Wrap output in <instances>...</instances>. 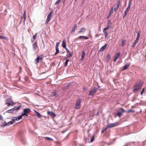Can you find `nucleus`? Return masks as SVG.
<instances>
[{"instance_id": "nucleus-1", "label": "nucleus", "mask_w": 146, "mask_h": 146, "mask_svg": "<svg viewBox=\"0 0 146 146\" xmlns=\"http://www.w3.org/2000/svg\"><path fill=\"white\" fill-rule=\"evenodd\" d=\"M143 85V83L141 81H139L138 82H137L134 86V89L133 90V91L134 93H135L139 90L141 88Z\"/></svg>"}, {"instance_id": "nucleus-2", "label": "nucleus", "mask_w": 146, "mask_h": 146, "mask_svg": "<svg viewBox=\"0 0 146 146\" xmlns=\"http://www.w3.org/2000/svg\"><path fill=\"white\" fill-rule=\"evenodd\" d=\"M5 104L7 105L8 106H13L15 104V103L13 102L11 99L7 98Z\"/></svg>"}, {"instance_id": "nucleus-3", "label": "nucleus", "mask_w": 146, "mask_h": 146, "mask_svg": "<svg viewBox=\"0 0 146 146\" xmlns=\"http://www.w3.org/2000/svg\"><path fill=\"white\" fill-rule=\"evenodd\" d=\"M44 57L43 55L41 54L36 58L35 60V63L37 64L38 62L41 61L43 59Z\"/></svg>"}, {"instance_id": "nucleus-4", "label": "nucleus", "mask_w": 146, "mask_h": 146, "mask_svg": "<svg viewBox=\"0 0 146 146\" xmlns=\"http://www.w3.org/2000/svg\"><path fill=\"white\" fill-rule=\"evenodd\" d=\"M24 113L22 114V116L26 115L28 116L27 114L31 112L29 108H25L23 110Z\"/></svg>"}, {"instance_id": "nucleus-5", "label": "nucleus", "mask_w": 146, "mask_h": 146, "mask_svg": "<svg viewBox=\"0 0 146 146\" xmlns=\"http://www.w3.org/2000/svg\"><path fill=\"white\" fill-rule=\"evenodd\" d=\"M81 102V99L80 98L77 101L76 106L74 108L75 109H78L80 107Z\"/></svg>"}, {"instance_id": "nucleus-6", "label": "nucleus", "mask_w": 146, "mask_h": 146, "mask_svg": "<svg viewBox=\"0 0 146 146\" xmlns=\"http://www.w3.org/2000/svg\"><path fill=\"white\" fill-rule=\"evenodd\" d=\"M111 26L109 25H107L106 27V28H105L104 29V30L103 31V32L104 34L105 37V38H107L108 36V33L106 31V30L107 29H109L110 27Z\"/></svg>"}, {"instance_id": "nucleus-7", "label": "nucleus", "mask_w": 146, "mask_h": 146, "mask_svg": "<svg viewBox=\"0 0 146 146\" xmlns=\"http://www.w3.org/2000/svg\"><path fill=\"white\" fill-rule=\"evenodd\" d=\"M98 90V88H97L94 87L91 90L89 95L91 96L93 95L96 93Z\"/></svg>"}, {"instance_id": "nucleus-8", "label": "nucleus", "mask_w": 146, "mask_h": 146, "mask_svg": "<svg viewBox=\"0 0 146 146\" xmlns=\"http://www.w3.org/2000/svg\"><path fill=\"white\" fill-rule=\"evenodd\" d=\"M119 125V123L118 122H116L115 123L110 124L108 125V127L109 128H112L118 125Z\"/></svg>"}, {"instance_id": "nucleus-9", "label": "nucleus", "mask_w": 146, "mask_h": 146, "mask_svg": "<svg viewBox=\"0 0 146 146\" xmlns=\"http://www.w3.org/2000/svg\"><path fill=\"white\" fill-rule=\"evenodd\" d=\"M140 36V34L139 33H137V37L136 40L133 43L132 45V47H134L135 44L137 43L138 40L139 39V37Z\"/></svg>"}, {"instance_id": "nucleus-10", "label": "nucleus", "mask_w": 146, "mask_h": 146, "mask_svg": "<svg viewBox=\"0 0 146 146\" xmlns=\"http://www.w3.org/2000/svg\"><path fill=\"white\" fill-rule=\"evenodd\" d=\"M15 119H13L12 121H10L8 123H5V122L4 123V126H9V124H13L14 122L15 121Z\"/></svg>"}, {"instance_id": "nucleus-11", "label": "nucleus", "mask_w": 146, "mask_h": 146, "mask_svg": "<svg viewBox=\"0 0 146 146\" xmlns=\"http://www.w3.org/2000/svg\"><path fill=\"white\" fill-rule=\"evenodd\" d=\"M131 7V5L130 4H129L128 6L127 7L126 9V10L125 12V13L123 15V17H125L127 14V13L128 12L129 9H130Z\"/></svg>"}, {"instance_id": "nucleus-12", "label": "nucleus", "mask_w": 146, "mask_h": 146, "mask_svg": "<svg viewBox=\"0 0 146 146\" xmlns=\"http://www.w3.org/2000/svg\"><path fill=\"white\" fill-rule=\"evenodd\" d=\"M130 65V63H128L126 64H125L123 68V69L122 71L127 69L129 67V66Z\"/></svg>"}, {"instance_id": "nucleus-13", "label": "nucleus", "mask_w": 146, "mask_h": 146, "mask_svg": "<svg viewBox=\"0 0 146 146\" xmlns=\"http://www.w3.org/2000/svg\"><path fill=\"white\" fill-rule=\"evenodd\" d=\"M120 55V52H118L117 53H116L115 54V56L114 58L113 61L115 62L116 60L119 57Z\"/></svg>"}, {"instance_id": "nucleus-14", "label": "nucleus", "mask_w": 146, "mask_h": 146, "mask_svg": "<svg viewBox=\"0 0 146 146\" xmlns=\"http://www.w3.org/2000/svg\"><path fill=\"white\" fill-rule=\"evenodd\" d=\"M33 49L35 50H36L38 48L37 41H36L33 45Z\"/></svg>"}, {"instance_id": "nucleus-15", "label": "nucleus", "mask_w": 146, "mask_h": 146, "mask_svg": "<svg viewBox=\"0 0 146 146\" xmlns=\"http://www.w3.org/2000/svg\"><path fill=\"white\" fill-rule=\"evenodd\" d=\"M86 31V28L84 27H82L80 29V30L78 31V33L80 34L82 33H84Z\"/></svg>"}, {"instance_id": "nucleus-16", "label": "nucleus", "mask_w": 146, "mask_h": 146, "mask_svg": "<svg viewBox=\"0 0 146 146\" xmlns=\"http://www.w3.org/2000/svg\"><path fill=\"white\" fill-rule=\"evenodd\" d=\"M77 38L79 39H88L89 38L88 37H86L85 36H78Z\"/></svg>"}, {"instance_id": "nucleus-17", "label": "nucleus", "mask_w": 146, "mask_h": 146, "mask_svg": "<svg viewBox=\"0 0 146 146\" xmlns=\"http://www.w3.org/2000/svg\"><path fill=\"white\" fill-rule=\"evenodd\" d=\"M120 1H119L117 4H115V6H116V7H115L114 9V11L115 12L116 11L118 10V9L119 6Z\"/></svg>"}, {"instance_id": "nucleus-18", "label": "nucleus", "mask_w": 146, "mask_h": 146, "mask_svg": "<svg viewBox=\"0 0 146 146\" xmlns=\"http://www.w3.org/2000/svg\"><path fill=\"white\" fill-rule=\"evenodd\" d=\"M107 46V44H105L100 49L99 51L100 52L103 51L105 49Z\"/></svg>"}, {"instance_id": "nucleus-19", "label": "nucleus", "mask_w": 146, "mask_h": 146, "mask_svg": "<svg viewBox=\"0 0 146 146\" xmlns=\"http://www.w3.org/2000/svg\"><path fill=\"white\" fill-rule=\"evenodd\" d=\"M62 46L64 48H66V42L65 39H64L62 42Z\"/></svg>"}, {"instance_id": "nucleus-20", "label": "nucleus", "mask_w": 146, "mask_h": 146, "mask_svg": "<svg viewBox=\"0 0 146 146\" xmlns=\"http://www.w3.org/2000/svg\"><path fill=\"white\" fill-rule=\"evenodd\" d=\"M21 106H19L18 107H14L12 108L13 109V111H17V110H19V109L21 108Z\"/></svg>"}, {"instance_id": "nucleus-21", "label": "nucleus", "mask_w": 146, "mask_h": 146, "mask_svg": "<svg viewBox=\"0 0 146 146\" xmlns=\"http://www.w3.org/2000/svg\"><path fill=\"white\" fill-rule=\"evenodd\" d=\"M126 40L125 39H122L121 40V46H123L125 44Z\"/></svg>"}, {"instance_id": "nucleus-22", "label": "nucleus", "mask_w": 146, "mask_h": 146, "mask_svg": "<svg viewBox=\"0 0 146 146\" xmlns=\"http://www.w3.org/2000/svg\"><path fill=\"white\" fill-rule=\"evenodd\" d=\"M77 27V24H75L74 27H73L72 30V32L74 33L76 29V28Z\"/></svg>"}, {"instance_id": "nucleus-23", "label": "nucleus", "mask_w": 146, "mask_h": 146, "mask_svg": "<svg viewBox=\"0 0 146 146\" xmlns=\"http://www.w3.org/2000/svg\"><path fill=\"white\" fill-rule=\"evenodd\" d=\"M51 95L54 96L55 98L58 97V96L56 92H52L51 93Z\"/></svg>"}, {"instance_id": "nucleus-24", "label": "nucleus", "mask_w": 146, "mask_h": 146, "mask_svg": "<svg viewBox=\"0 0 146 146\" xmlns=\"http://www.w3.org/2000/svg\"><path fill=\"white\" fill-rule=\"evenodd\" d=\"M85 53L84 51H82V54L81 59V60H83L84 59V57L85 56Z\"/></svg>"}, {"instance_id": "nucleus-25", "label": "nucleus", "mask_w": 146, "mask_h": 146, "mask_svg": "<svg viewBox=\"0 0 146 146\" xmlns=\"http://www.w3.org/2000/svg\"><path fill=\"white\" fill-rule=\"evenodd\" d=\"M47 113L48 115H49L50 114L52 115H54V117H55L56 116V115L54 113L51 112L49 111H48L47 112Z\"/></svg>"}, {"instance_id": "nucleus-26", "label": "nucleus", "mask_w": 146, "mask_h": 146, "mask_svg": "<svg viewBox=\"0 0 146 146\" xmlns=\"http://www.w3.org/2000/svg\"><path fill=\"white\" fill-rule=\"evenodd\" d=\"M13 111H14L13 110V109H11L7 111L6 112L10 113H12Z\"/></svg>"}, {"instance_id": "nucleus-27", "label": "nucleus", "mask_w": 146, "mask_h": 146, "mask_svg": "<svg viewBox=\"0 0 146 146\" xmlns=\"http://www.w3.org/2000/svg\"><path fill=\"white\" fill-rule=\"evenodd\" d=\"M52 13V11L49 13V14L48 15L47 19L50 20V18L51 17Z\"/></svg>"}, {"instance_id": "nucleus-28", "label": "nucleus", "mask_w": 146, "mask_h": 146, "mask_svg": "<svg viewBox=\"0 0 146 146\" xmlns=\"http://www.w3.org/2000/svg\"><path fill=\"white\" fill-rule=\"evenodd\" d=\"M110 58V54H107L106 56V60L107 62H108L109 60V59Z\"/></svg>"}, {"instance_id": "nucleus-29", "label": "nucleus", "mask_w": 146, "mask_h": 146, "mask_svg": "<svg viewBox=\"0 0 146 146\" xmlns=\"http://www.w3.org/2000/svg\"><path fill=\"white\" fill-rule=\"evenodd\" d=\"M23 116H22V115L18 117H16L15 118V120H16L17 121H18L19 120L22 119V117H23Z\"/></svg>"}, {"instance_id": "nucleus-30", "label": "nucleus", "mask_w": 146, "mask_h": 146, "mask_svg": "<svg viewBox=\"0 0 146 146\" xmlns=\"http://www.w3.org/2000/svg\"><path fill=\"white\" fill-rule=\"evenodd\" d=\"M44 138H45V140H47L49 141H53V139L50 138V137H45Z\"/></svg>"}, {"instance_id": "nucleus-31", "label": "nucleus", "mask_w": 146, "mask_h": 146, "mask_svg": "<svg viewBox=\"0 0 146 146\" xmlns=\"http://www.w3.org/2000/svg\"><path fill=\"white\" fill-rule=\"evenodd\" d=\"M36 116L38 118H40L41 117V116L40 114V113L36 111Z\"/></svg>"}, {"instance_id": "nucleus-32", "label": "nucleus", "mask_w": 146, "mask_h": 146, "mask_svg": "<svg viewBox=\"0 0 146 146\" xmlns=\"http://www.w3.org/2000/svg\"><path fill=\"white\" fill-rule=\"evenodd\" d=\"M56 51L54 54L55 55H56L59 52V50L58 48H56Z\"/></svg>"}, {"instance_id": "nucleus-33", "label": "nucleus", "mask_w": 146, "mask_h": 146, "mask_svg": "<svg viewBox=\"0 0 146 146\" xmlns=\"http://www.w3.org/2000/svg\"><path fill=\"white\" fill-rule=\"evenodd\" d=\"M23 16L24 21H25L26 18V11H24Z\"/></svg>"}, {"instance_id": "nucleus-34", "label": "nucleus", "mask_w": 146, "mask_h": 146, "mask_svg": "<svg viewBox=\"0 0 146 146\" xmlns=\"http://www.w3.org/2000/svg\"><path fill=\"white\" fill-rule=\"evenodd\" d=\"M69 61V60L68 59H67L66 60V61L64 63V65L66 67L67 66V64H68V62Z\"/></svg>"}, {"instance_id": "nucleus-35", "label": "nucleus", "mask_w": 146, "mask_h": 146, "mask_svg": "<svg viewBox=\"0 0 146 146\" xmlns=\"http://www.w3.org/2000/svg\"><path fill=\"white\" fill-rule=\"evenodd\" d=\"M37 33H36L35 34V35H34L33 36V39H34V40H35V39H36V37L37 36Z\"/></svg>"}, {"instance_id": "nucleus-36", "label": "nucleus", "mask_w": 146, "mask_h": 146, "mask_svg": "<svg viewBox=\"0 0 146 146\" xmlns=\"http://www.w3.org/2000/svg\"><path fill=\"white\" fill-rule=\"evenodd\" d=\"M68 53V56L69 58H70L72 56V53L70 52Z\"/></svg>"}, {"instance_id": "nucleus-37", "label": "nucleus", "mask_w": 146, "mask_h": 146, "mask_svg": "<svg viewBox=\"0 0 146 146\" xmlns=\"http://www.w3.org/2000/svg\"><path fill=\"white\" fill-rule=\"evenodd\" d=\"M121 114L122 113H121L118 112L116 114V115L118 116L119 117H120Z\"/></svg>"}, {"instance_id": "nucleus-38", "label": "nucleus", "mask_w": 146, "mask_h": 146, "mask_svg": "<svg viewBox=\"0 0 146 146\" xmlns=\"http://www.w3.org/2000/svg\"><path fill=\"white\" fill-rule=\"evenodd\" d=\"M109 128V127H108V125L106 127L104 128L101 131V133H104V131H106L107 130L108 128Z\"/></svg>"}, {"instance_id": "nucleus-39", "label": "nucleus", "mask_w": 146, "mask_h": 146, "mask_svg": "<svg viewBox=\"0 0 146 146\" xmlns=\"http://www.w3.org/2000/svg\"><path fill=\"white\" fill-rule=\"evenodd\" d=\"M94 136H93L90 139V142H92L94 140Z\"/></svg>"}, {"instance_id": "nucleus-40", "label": "nucleus", "mask_w": 146, "mask_h": 146, "mask_svg": "<svg viewBox=\"0 0 146 146\" xmlns=\"http://www.w3.org/2000/svg\"><path fill=\"white\" fill-rule=\"evenodd\" d=\"M119 110L121 112V113L125 112L124 110L122 108H119Z\"/></svg>"}, {"instance_id": "nucleus-41", "label": "nucleus", "mask_w": 146, "mask_h": 146, "mask_svg": "<svg viewBox=\"0 0 146 146\" xmlns=\"http://www.w3.org/2000/svg\"><path fill=\"white\" fill-rule=\"evenodd\" d=\"M111 21L110 20H108L107 22V25H109L111 26Z\"/></svg>"}, {"instance_id": "nucleus-42", "label": "nucleus", "mask_w": 146, "mask_h": 146, "mask_svg": "<svg viewBox=\"0 0 146 146\" xmlns=\"http://www.w3.org/2000/svg\"><path fill=\"white\" fill-rule=\"evenodd\" d=\"M61 0H58L55 3V5H57L59 4L61 1Z\"/></svg>"}, {"instance_id": "nucleus-43", "label": "nucleus", "mask_w": 146, "mask_h": 146, "mask_svg": "<svg viewBox=\"0 0 146 146\" xmlns=\"http://www.w3.org/2000/svg\"><path fill=\"white\" fill-rule=\"evenodd\" d=\"M113 7L111 8V9L110 11V12H109L110 14H111L113 13Z\"/></svg>"}, {"instance_id": "nucleus-44", "label": "nucleus", "mask_w": 146, "mask_h": 146, "mask_svg": "<svg viewBox=\"0 0 146 146\" xmlns=\"http://www.w3.org/2000/svg\"><path fill=\"white\" fill-rule=\"evenodd\" d=\"M3 38H4L6 40H7L8 39V38H6L4 36H2L0 35V39H3Z\"/></svg>"}, {"instance_id": "nucleus-45", "label": "nucleus", "mask_w": 146, "mask_h": 146, "mask_svg": "<svg viewBox=\"0 0 146 146\" xmlns=\"http://www.w3.org/2000/svg\"><path fill=\"white\" fill-rule=\"evenodd\" d=\"M127 113H129L130 112L133 113L134 112V111L133 110H128V111H127Z\"/></svg>"}, {"instance_id": "nucleus-46", "label": "nucleus", "mask_w": 146, "mask_h": 146, "mask_svg": "<svg viewBox=\"0 0 146 146\" xmlns=\"http://www.w3.org/2000/svg\"><path fill=\"white\" fill-rule=\"evenodd\" d=\"M144 89H145L144 88H143V89H142V91H141V95H143V92L144 91Z\"/></svg>"}, {"instance_id": "nucleus-47", "label": "nucleus", "mask_w": 146, "mask_h": 146, "mask_svg": "<svg viewBox=\"0 0 146 146\" xmlns=\"http://www.w3.org/2000/svg\"><path fill=\"white\" fill-rule=\"evenodd\" d=\"M59 42H57L56 43V48H58V46H59Z\"/></svg>"}, {"instance_id": "nucleus-48", "label": "nucleus", "mask_w": 146, "mask_h": 146, "mask_svg": "<svg viewBox=\"0 0 146 146\" xmlns=\"http://www.w3.org/2000/svg\"><path fill=\"white\" fill-rule=\"evenodd\" d=\"M64 48L65 49L66 51L68 53L70 52L69 50L66 47V48Z\"/></svg>"}, {"instance_id": "nucleus-49", "label": "nucleus", "mask_w": 146, "mask_h": 146, "mask_svg": "<svg viewBox=\"0 0 146 146\" xmlns=\"http://www.w3.org/2000/svg\"><path fill=\"white\" fill-rule=\"evenodd\" d=\"M49 21H50V20L49 19H47L46 20L45 22V24H47L48 23V22Z\"/></svg>"}, {"instance_id": "nucleus-50", "label": "nucleus", "mask_w": 146, "mask_h": 146, "mask_svg": "<svg viewBox=\"0 0 146 146\" xmlns=\"http://www.w3.org/2000/svg\"><path fill=\"white\" fill-rule=\"evenodd\" d=\"M83 89L84 91H86L87 90V88L86 87H84L83 88Z\"/></svg>"}, {"instance_id": "nucleus-51", "label": "nucleus", "mask_w": 146, "mask_h": 146, "mask_svg": "<svg viewBox=\"0 0 146 146\" xmlns=\"http://www.w3.org/2000/svg\"><path fill=\"white\" fill-rule=\"evenodd\" d=\"M111 15V14H110L109 13V15H108L107 17V19H108V18H109L110 17Z\"/></svg>"}, {"instance_id": "nucleus-52", "label": "nucleus", "mask_w": 146, "mask_h": 146, "mask_svg": "<svg viewBox=\"0 0 146 146\" xmlns=\"http://www.w3.org/2000/svg\"><path fill=\"white\" fill-rule=\"evenodd\" d=\"M3 119L2 117L0 115V120H2Z\"/></svg>"}, {"instance_id": "nucleus-53", "label": "nucleus", "mask_w": 146, "mask_h": 146, "mask_svg": "<svg viewBox=\"0 0 146 146\" xmlns=\"http://www.w3.org/2000/svg\"><path fill=\"white\" fill-rule=\"evenodd\" d=\"M99 36L98 33L96 34L95 36L96 37H98Z\"/></svg>"}, {"instance_id": "nucleus-54", "label": "nucleus", "mask_w": 146, "mask_h": 146, "mask_svg": "<svg viewBox=\"0 0 146 146\" xmlns=\"http://www.w3.org/2000/svg\"><path fill=\"white\" fill-rule=\"evenodd\" d=\"M84 1H82L81 3V4L83 5L84 3Z\"/></svg>"}, {"instance_id": "nucleus-55", "label": "nucleus", "mask_w": 146, "mask_h": 146, "mask_svg": "<svg viewBox=\"0 0 146 146\" xmlns=\"http://www.w3.org/2000/svg\"><path fill=\"white\" fill-rule=\"evenodd\" d=\"M77 38H76L75 39H74V42L76 41V40H77Z\"/></svg>"}, {"instance_id": "nucleus-56", "label": "nucleus", "mask_w": 146, "mask_h": 146, "mask_svg": "<svg viewBox=\"0 0 146 146\" xmlns=\"http://www.w3.org/2000/svg\"><path fill=\"white\" fill-rule=\"evenodd\" d=\"M35 40H34V39H33V40L32 39H31V42H33Z\"/></svg>"}, {"instance_id": "nucleus-57", "label": "nucleus", "mask_w": 146, "mask_h": 146, "mask_svg": "<svg viewBox=\"0 0 146 146\" xmlns=\"http://www.w3.org/2000/svg\"><path fill=\"white\" fill-rule=\"evenodd\" d=\"M99 115V112H98V113H97L96 115Z\"/></svg>"}, {"instance_id": "nucleus-58", "label": "nucleus", "mask_w": 146, "mask_h": 146, "mask_svg": "<svg viewBox=\"0 0 146 146\" xmlns=\"http://www.w3.org/2000/svg\"><path fill=\"white\" fill-rule=\"evenodd\" d=\"M86 0H83L84 1H85Z\"/></svg>"}, {"instance_id": "nucleus-59", "label": "nucleus", "mask_w": 146, "mask_h": 146, "mask_svg": "<svg viewBox=\"0 0 146 146\" xmlns=\"http://www.w3.org/2000/svg\"><path fill=\"white\" fill-rule=\"evenodd\" d=\"M145 56H146V54L145 55Z\"/></svg>"}]
</instances>
